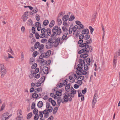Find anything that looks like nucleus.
Here are the masks:
<instances>
[{
  "instance_id": "nucleus-1",
  "label": "nucleus",
  "mask_w": 120,
  "mask_h": 120,
  "mask_svg": "<svg viewBox=\"0 0 120 120\" xmlns=\"http://www.w3.org/2000/svg\"><path fill=\"white\" fill-rule=\"evenodd\" d=\"M53 34L51 35V37L54 38L57 35H60L62 32L61 30L60 27L57 26H55L53 27L52 29Z\"/></svg>"
},
{
  "instance_id": "nucleus-2",
  "label": "nucleus",
  "mask_w": 120,
  "mask_h": 120,
  "mask_svg": "<svg viewBox=\"0 0 120 120\" xmlns=\"http://www.w3.org/2000/svg\"><path fill=\"white\" fill-rule=\"evenodd\" d=\"M72 97L69 94V93L66 92L63 95V98L64 102H67L68 101H71L72 100Z\"/></svg>"
},
{
  "instance_id": "nucleus-3",
  "label": "nucleus",
  "mask_w": 120,
  "mask_h": 120,
  "mask_svg": "<svg viewBox=\"0 0 120 120\" xmlns=\"http://www.w3.org/2000/svg\"><path fill=\"white\" fill-rule=\"evenodd\" d=\"M0 72L1 76V78L4 77L6 74L7 71V70L6 67L3 64H0Z\"/></svg>"
},
{
  "instance_id": "nucleus-4",
  "label": "nucleus",
  "mask_w": 120,
  "mask_h": 120,
  "mask_svg": "<svg viewBox=\"0 0 120 120\" xmlns=\"http://www.w3.org/2000/svg\"><path fill=\"white\" fill-rule=\"evenodd\" d=\"M11 115V114L9 115V113L8 112L4 113L2 115L1 120H7L10 118Z\"/></svg>"
},
{
  "instance_id": "nucleus-5",
  "label": "nucleus",
  "mask_w": 120,
  "mask_h": 120,
  "mask_svg": "<svg viewBox=\"0 0 120 120\" xmlns=\"http://www.w3.org/2000/svg\"><path fill=\"white\" fill-rule=\"evenodd\" d=\"M86 42L83 43L82 44L80 45V46L82 47L85 46L87 48H88L89 47V45H88L90 44L92 42V39L91 38H90L89 40L86 41Z\"/></svg>"
},
{
  "instance_id": "nucleus-6",
  "label": "nucleus",
  "mask_w": 120,
  "mask_h": 120,
  "mask_svg": "<svg viewBox=\"0 0 120 120\" xmlns=\"http://www.w3.org/2000/svg\"><path fill=\"white\" fill-rule=\"evenodd\" d=\"M78 67L76 68V69L77 70L76 71V73H79V71H82L83 70L82 68L83 67V65L82 64H78L77 65Z\"/></svg>"
},
{
  "instance_id": "nucleus-7",
  "label": "nucleus",
  "mask_w": 120,
  "mask_h": 120,
  "mask_svg": "<svg viewBox=\"0 0 120 120\" xmlns=\"http://www.w3.org/2000/svg\"><path fill=\"white\" fill-rule=\"evenodd\" d=\"M80 45H79V47H81L82 48V49L80 50L78 52V53L79 54H81L82 53H83L84 52L85 53V52L87 51V52H88V49H88L86 47H85V46H82V47H81L80 46Z\"/></svg>"
},
{
  "instance_id": "nucleus-8",
  "label": "nucleus",
  "mask_w": 120,
  "mask_h": 120,
  "mask_svg": "<svg viewBox=\"0 0 120 120\" xmlns=\"http://www.w3.org/2000/svg\"><path fill=\"white\" fill-rule=\"evenodd\" d=\"M98 97L97 94H95L92 101V105L93 107H94L97 102Z\"/></svg>"
},
{
  "instance_id": "nucleus-9",
  "label": "nucleus",
  "mask_w": 120,
  "mask_h": 120,
  "mask_svg": "<svg viewBox=\"0 0 120 120\" xmlns=\"http://www.w3.org/2000/svg\"><path fill=\"white\" fill-rule=\"evenodd\" d=\"M71 93L69 94L71 97L74 98V97L75 95L76 94V90L73 88V87H71V90L70 91Z\"/></svg>"
},
{
  "instance_id": "nucleus-10",
  "label": "nucleus",
  "mask_w": 120,
  "mask_h": 120,
  "mask_svg": "<svg viewBox=\"0 0 120 120\" xmlns=\"http://www.w3.org/2000/svg\"><path fill=\"white\" fill-rule=\"evenodd\" d=\"M50 103L48 102H47L46 103V109H48L47 110L50 112H52L53 108L50 105Z\"/></svg>"
},
{
  "instance_id": "nucleus-11",
  "label": "nucleus",
  "mask_w": 120,
  "mask_h": 120,
  "mask_svg": "<svg viewBox=\"0 0 120 120\" xmlns=\"http://www.w3.org/2000/svg\"><path fill=\"white\" fill-rule=\"evenodd\" d=\"M43 114L44 115V117L45 118H47L49 116V113L47 109H45L43 111Z\"/></svg>"
},
{
  "instance_id": "nucleus-12",
  "label": "nucleus",
  "mask_w": 120,
  "mask_h": 120,
  "mask_svg": "<svg viewBox=\"0 0 120 120\" xmlns=\"http://www.w3.org/2000/svg\"><path fill=\"white\" fill-rule=\"evenodd\" d=\"M43 72L44 74H47L49 73L48 68L46 66H44L43 67Z\"/></svg>"
},
{
  "instance_id": "nucleus-13",
  "label": "nucleus",
  "mask_w": 120,
  "mask_h": 120,
  "mask_svg": "<svg viewBox=\"0 0 120 120\" xmlns=\"http://www.w3.org/2000/svg\"><path fill=\"white\" fill-rule=\"evenodd\" d=\"M71 87H70V84L69 83L65 86V90L66 92H69L71 90Z\"/></svg>"
},
{
  "instance_id": "nucleus-14",
  "label": "nucleus",
  "mask_w": 120,
  "mask_h": 120,
  "mask_svg": "<svg viewBox=\"0 0 120 120\" xmlns=\"http://www.w3.org/2000/svg\"><path fill=\"white\" fill-rule=\"evenodd\" d=\"M53 46V44L47 42L45 46L46 48L47 49L51 48Z\"/></svg>"
},
{
  "instance_id": "nucleus-15",
  "label": "nucleus",
  "mask_w": 120,
  "mask_h": 120,
  "mask_svg": "<svg viewBox=\"0 0 120 120\" xmlns=\"http://www.w3.org/2000/svg\"><path fill=\"white\" fill-rule=\"evenodd\" d=\"M68 34V32H65L64 33L61 39L62 41L66 40L68 39V38L67 37Z\"/></svg>"
},
{
  "instance_id": "nucleus-16",
  "label": "nucleus",
  "mask_w": 120,
  "mask_h": 120,
  "mask_svg": "<svg viewBox=\"0 0 120 120\" xmlns=\"http://www.w3.org/2000/svg\"><path fill=\"white\" fill-rule=\"evenodd\" d=\"M73 75H70L69 77L68 82L69 81L70 82H74L75 81V80L73 77Z\"/></svg>"
},
{
  "instance_id": "nucleus-17",
  "label": "nucleus",
  "mask_w": 120,
  "mask_h": 120,
  "mask_svg": "<svg viewBox=\"0 0 120 120\" xmlns=\"http://www.w3.org/2000/svg\"><path fill=\"white\" fill-rule=\"evenodd\" d=\"M89 33V31L88 29H85L82 30V33L83 34H88Z\"/></svg>"
},
{
  "instance_id": "nucleus-18",
  "label": "nucleus",
  "mask_w": 120,
  "mask_h": 120,
  "mask_svg": "<svg viewBox=\"0 0 120 120\" xmlns=\"http://www.w3.org/2000/svg\"><path fill=\"white\" fill-rule=\"evenodd\" d=\"M42 83H31V86H34L33 87L36 88L41 86Z\"/></svg>"
},
{
  "instance_id": "nucleus-19",
  "label": "nucleus",
  "mask_w": 120,
  "mask_h": 120,
  "mask_svg": "<svg viewBox=\"0 0 120 120\" xmlns=\"http://www.w3.org/2000/svg\"><path fill=\"white\" fill-rule=\"evenodd\" d=\"M76 73L78 75H86L87 74L86 72L85 71V70H83L80 71H79V73Z\"/></svg>"
},
{
  "instance_id": "nucleus-20",
  "label": "nucleus",
  "mask_w": 120,
  "mask_h": 120,
  "mask_svg": "<svg viewBox=\"0 0 120 120\" xmlns=\"http://www.w3.org/2000/svg\"><path fill=\"white\" fill-rule=\"evenodd\" d=\"M64 102V100H62L61 99L60 97H59L57 99V102L58 104V107H59L60 105V104L61 102L63 103Z\"/></svg>"
},
{
  "instance_id": "nucleus-21",
  "label": "nucleus",
  "mask_w": 120,
  "mask_h": 120,
  "mask_svg": "<svg viewBox=\"0 0 120 120\" xmlns=\"http://www.w3.org/2000/svg\"><path fill=\"white\" fill-rule=\"evenodd\" d=\"M51 53V51L50 50H49L47 51L46 53H45V58H47L50 55Z\"/></svg>"
},
{
  "instance_id": "nucleus-22",
  "label": "nucleus",
  "mask_w": 120,
  "mask_h": 120,
  "mask_svg": "<svg viewBox=\"0 0 120 120\" xmlns=\"http://www.w3.org/2000/svg\"><path fill=\"white\" fill-rule=\"evenodd\" d=\"M84 78V77L83 76H78V78L76 79L78 81H80V82H82L81 81L83 80Z\"/></svg>"
},
{
  "instance_id": "nucleus-23",
  "label": "nucleus",
  "mask_w": 120,
  "mask_h": 120,
  "mask_svg": "<svg viewBox=\"0 0 120 120\" xmlns=\"http://www.w3.org/2000/svg\"><path fill=\"white\" fill-rule=\"evenodd\" d=\"M44 46V45L42 44H41L40 45V46H39V47H38L39 49V51H40L41 53H42L43 52L44 50H42V51L41 52V51L43 49Z\"/></svg>"
},
{
  "instance_id": "nucleus-24",
  "label": "nucleus",
  "mask_w": 120,
  "mask_h": 120,
  "mask_svg": "<svg viewBox=\"0 0 120 120\" xmlns=\"http://www.w3.org/2000/svg\"><path fill=\"white\" fill-rule=\"evenodd\" d=\"M67 84V83H59L57 85V86L58 87L61 88L63 86H65Z\"/></svg>"
},
{
  "instance_id": "nucleus-25",
  "label": "nucleus",
  "mask_w": 120,
  "mask_h": 120,
  "mask_svg": "<svg viewBox=\"0 0 120 120\" xmlns=\"http://www.w3.org/2000/svg\"><path fill=\"white\" fill-rule=\"evenodd\" d=\"M47 34L49 36L51 35V30L49 28H47L46 30Z\"/></svg>"
},
{
  "instance_id": "nucleus-26",
  "label": "nucleus",
  "mask_w": 120,
  "mask_h": 120,
  "mask_svg": "<svg viewBox=\"0 0 120 120\" xmlns=\"http://www.w3.org/2000/svg\"><path fill=\"white\" fill-rule=\"evenodd\" d=\"M117 58V57L116 56L114 55L113 60V63L114 64V66H115L116 63V60Z\"/></svg>"
},
{
  "instance_id": "nucleus-27",
  "label": "nucleus",
  "mask_w": 120,
  "mask_h": 120,
  "mask_svg": "<svg viewBox=\"0 0 120 120\" xmlns=\"http://www.w3.org/2000/svg\"><path fill=\"white\" fill-rule=\"evenodd\" d=\"M32 97L34 98L38 99L40 98V97L39 96L38 94L36 93L33 94L32 95Z\"/></svg>"
},
{
  "instance_id": "nucleus-28",
  "label": "nucleus",
  "mask_w": 120,
  "mask_h": 120,
  "mask_svg": "<svg viewBox=\"0 0 120 120\" xmlns=\"http://www.w3.org/2000/svg\"><path fill=\"white\" fill-rule=\"evenodd\" d=\"M39 71V69L38 68H37L35 70L34 72V71H32V75L33 76H34V74L38 73Z\"/></svg>"
},
{
  "instance_id": "nucleus-29",
  "label": "nucleus",
  "mask_w": 120,
  "mask_h": 120,
  "mask_svg": "<svg viewBox=\"0 0 120 120\" xmlns=\"http://www.w3.org/2000/svg\"><path fill=\"white\" fill-rule=\"evenodd\" d=\"M40 43L38 42L37 41L35 43L34 45V48L35 49H37L38 48L39 46L40 45Z\"/></svg>"
},
{
  "instance_id": "nucleus-30",
  "label": "nucleus",
  "mask_w": 120,
  "mask_h": 120,
  "mask_svg": "<svg viewBox=\"0 0 120 120\" xmlns=\"http://www.w3.org/2000/svg\"><path fill=\"white\" fill-rule=\"evenodd\" d=\"M6 103L5 102H4L2 104V106H1L0 109V111H1L4 110L5 107V106Z\"/></svg>"
},
{
  "instance_id": "nucleus-31",
  "label": "nucleus",
  "mask_w": 120,
  "mask_h": 120,
  "mask_svg": "<svg viewBox=\"0 0 120 120\" xmlns=\"http://www.w3.org/2000/svg\"><path fill=\"white\" fill-rule=\"evenodd\" d=\"M114 55L116 56L117 57H118L120 56V49H119L118 51L116 52L115 53Z\"/></svg>"
},
{
  "instance_id": "nucleus-32",
  "label": "nucleus",
  "mask_w": 120,
  "mask_h": 120,
  "mask_svg": "<svg viewBox=\"0 0 120 120\" xmlns=\"http://www.w3.org/2000/svg\"><path fill=\"white\" fill-rule=\"evenodd\" d=\"M43 102L42 101H40L38 103L37 106L39 108L42 107L43 105Z\"/></svg>"
},
{
  "instance_id": "nucleus-33",
  "label": "nucleus",
  "mask_w": 120,
  "mask_h": 120,
  "mask_svg": "<svg viewBox=\"0 0 120 120\" xmlns=\"http://www.w3.org/2000/svg\"><path fill=\"white\" fill-rule=\"evenodd\" d=\"M55 24V21L53 20H52L50 22L49 25V26L51 27H52L54 26Z\"/></svg>"
},
{
  "instance_id": "nucleus-34",
  "label": "nucleus",
  "mask_w": 120,
  "mask_h": 120,
  "mask_svg": "<svg viewBox=\"0 0 120 120\" xmlns=\"http://www.w3.org/2000/svg\"><path fill=\"white\" fill-rule=\"evenodd\" d=\"M62 90H60L59 91H57L56 92V95L58 96H60L62 95Z\"/></svg>"
},
{
  "instance_id": "nucleus-35",
  "label": "nucleus",
  "mask_w": 120,
  "mask_h": 120,
  "mask_svg": "<svg viewBox=\"0 0 120 120\" xmlns=\"http://www.w3.org/2000/svg\"><path fill=\"white\" fill-rule=\"evenodd\" d=\"M62 29L64 32H68V30L67 28L65 26H63L62 27Z\"/></svg>"
},
{
  "instance_id": "nucleus-36",
  "label": "nucleus",
  "mask_w": 120,
  "mask_h": 120,
  "mask_svg": "<svg viewBox=\"0 0 120 120\" xmlns=\"http://www.w3.org/2000/svg\"><path fill=\"white\" fill-rule=\"evenodd\" d=\"M55 43H57V45H58L60 42V38L59 37L57 39H56V38H55Z\"/></svg>"
},
{
  "instance_id": "nucleus-37",
  "label": "nucleus",
  "mask_w": 120,
  "mask_h": 120,
  "mask_svg": "<svg viewBox=\"0 0 120 120\" xmlns=\"http://www.w3.org/2000/svg\"><path fill=\"white\" fill-rule=\"evenodd\" d=\"M32 116V112H30L28 113L27 115L26 118L28 119H30L31 118Z\"/></svg>"
},
{
  "instance_id": "nucleus-38",
  "label": "nucleus",
  "mask_w": 120,
  "mask_h": 120,
  "mask_svg": "<svg viewBox=\"0 0 120 120\" xmlns=\"http://www.w3.org/2000/svg\"><path fill=\"white\" fill-rule=\"evenodd\" d=\"M58 107H55L53 109V114H55L57 112L58 110Z\"/></svg>"
},
{
  "instance_id": "nucleus-39",
  "label": "nucleus",
  "mask_w": 120,
  "mask_h": 120,
  "mask_svg": "<svg viewBox=\"0 0 120 120\" xmlns=\"http://www.w3.org/2000/svg\"><path fill=\"white\" fill-rule=\"evenodd\" d=\"M49 21L47 20H45L43 22V24L45 26H46L49 24Z\"/></svg>"
},
{
  "instance_id": "nucleus-40",
  "label": "nucleus",
  "mask_w": 120,
  "mask_h": 120,
  "mask_svg": "<svg viewBox=\"0 0 120 120\" xmlns=\"http://www.w3.org/2000/svg\"><path fill=\"white\" fill-rule=\"evenodd\" d=\"M75 17L73 15H72L70 16V18L68 19V20L69 21H72L74 19Z\"/></svg>"
},
{
  "instance_id": "nucleus-41",
  "label": "nucleus",
  "mask_w": 120,
  "mask_h": 120,
  "mask_svg": "<svg viewBox=\"0 0 120 120\" xmlns=\"http://www.w3.org/2000/svg\"><path fill=\"white\" fill-rule=\"evenodd\" d=\"M86 62L87 64L88 65H89L90 64L91 62L90 59L89 58H87L86 60Z\"/></svg>"
},
{
  "instance_id": "nucleus-42",
  "label": "nucleus",
  "mask_w": 120,
  "mask_h": 120,
  "mask_svg": "<svg viewBox=\"0 0 120 120\" xmlns=\"http://www.w3.org/2000/svg\"><path fill=\"white\" fill-rule=\"evenodd\" d=\"M35 25L37 27H40V28H41V24L39 22H36L35 23Z\"/></svg>"
},
{
  "instance_id": "nucleus-43",
  "label": "nucleus",
  "mask_w": 120,
  "mask_h": 120,
  "mask_svg": "<svg viewBox=\"0 0 120 120\" xmlns=\"http://www.w3.org/2000/svg\"><path fill=\"white\" fill-rule=\"evenodd\" d=\"M90 36L88 34H86L84 36V39L86 40L90 38Z\"/></svg>"
},
{
  "instance_id": "nucleus-44",
  "label": "nucleus",
  "mask_w": 120,
  "mask_h": 120,
  "mask_svg": "<svg viewBox=\"0 0 120 120\" xmlns=\"http://www.w3.org/2000/svg\"><path fill=\"white\" fill-rule=\"evenodd\" d=\"M37 66V64L36 63H34L33 64L31 67V69H35L36 68Z\"/></svg>"
},
{
  "instance_id": "nucleus-45",
  "label": "nucleus",
  "mask_w": 120,
  "mask_h": 120,
  "mask_svg": "<svg viewBox=\"0 0 120 120\" xmlns=\"http://www.w3.org/2000/svg\"><path fill=\"white\" fill-rule=\"evenodd\" d=\"M35 59L33 58H30V59L29 63L30 64H31L33 63V62L34 61Z\"/></svg>"
},
{
  "instance_id": "nucleus-46",
  "label": "nucleus",
  "mask_w": 120,
  "mask_h": 120,
  "mask_svg": "<svg viewBox=\"0 0 120 120\" xmlns=\"http://www.w3.org/2000/svg\"><path fill=\"white\" fill-rule=\"evenodd\" d=\"M45 77L44 76L42 77L39 80L40 82H44Z\"/></svg>"
},
{
  "instance_id": "nucleus-47",
  "label": "nucleus",
  "mask_w": 120,
  "mask_h": 120,
  "mask_svg": "<svg viewBox=\"0 0 120 120\" xmlns=\"http://www.w3.org/2000/svg\"><path fill=\"white\" fill-rule=\"evenodd\" d=\"M44 57L45 58V53H43L40 56L39 59H42V58Z\"/></svg>"
},
{
  "instance_id": "nucleus-48",
  "label": "nucleus",
  "mask_w": 120,
  "mask_h": 120,
  "mask_svg": "<svg viewBox=\"0 0 120 120\" xmlns=\"http://www.w3.org/2000/svg\"><path fill=\"white\" fill-rule=\"evenodd\" d=\"M38 9L36 7H35V8L33 9V10L32 11V12L34 13H37V12L38 11Z\"/></svg>"
},
{
  "instance_id": "nucleus-49",
  "label": "nucleus",
  "mask_w": 120,
  "mask_h": 120,
  "mask_svg": "<svg viewBox=\"0 0 120 120\" xmlns=\"http://www.w3.org/2000/svg\"><path fill=\"white\" fill-rule=\"evenodd\" d=\"M38 112V110L36 108H34V110L33 112L34 114L35 115H37Z\"/></svg>"
},
{
  "instance_id": "nucleus-50",
  "label": "nucleus",
  "mask_w": 120,
  "mask_h": 120,
  "mask_svg": "<svg viewBox=\"0 0 120 120\" xmlns=\"http://www.w3.org/2000/svg\"><path fill=\"white\" fill-rule=\"evenodd\" d=\"M89 29L90 30V32L91 34H92L93 31L94 30V29L91 26H89Z\"/></svg>"
},
{
  "instance_id": "nucleus-51",
  "label": "nucleus",
  "mask_w": 120,
  "mask_h": 120,
  "mask_svg": "<svg viewBox=\"0 0 120 120\" xmlns=\"http://www.w3.org/2000/svg\"><path fill=\"white\" fill-rule=\"evenodd\" d=\"M51 62V60H48L47 61H46L45 62V64H46V65L47 66H48L50 64Z\"/></svg>"
},
{
  "instance_id": "nucleus-52",
  "label": "nucleus",
  "mask_w": 120,
  "mask_h": 120,
  "mask_svg": "<svg viewBox=\"0 0 120 120\" xmlns=\"http://www.w3.org/2000/svg\"><path fill=\"white\" fill-rule=\"evenodd\" d=\"M62 19L63 21H67L68 19L66 15H64Z\"/></svg>"
},
{
  "instance_id": "nucleus-53",
  "label": "nucleus",
  "mask_w": 120,
  "mask_h": 120,
  "mask_svg": "<svg viewBox=\"0 0 120 120\" xmlns=\"http://www.w3.org/2000/svg\"><path fill=\"white\" fill-rule=\"evenodd\" d=\"M43 112H42L41 111H39L38 113V116H39L41 118H42L43 116Z\"/></svg>"
},
{
  "instance_id": "nucleus-54",
  "label": "nucleus",
  "mask_w": 120,
  "mask_h": 120,
  "mask_svg": "<svg viewBox=\"0 0 120 120\" xmlns=\"http://www.w3.org/2000/svg\"><path fill=\"white\" fill-rule=\"evenodd\" d=\"M84 36L83 34H80L79 35V39H84Z\"/></svg>"
},
{
  "instance_id": "nucleus-55",
  "label": "nucleus",
  "mask_w": 120,
  "mask_h": 120,
  "mask_svg": "<svg viewBox=\"0 0 120 120\" xmlns=\"http://www.w3.org/2000/svg\"><path fill=\"white\" fill-rule=\"evenodd\" d=\"M57 20L58 22V24L60 25L62 23V21L60 19H58V18H57Z\"/></svg>"
},
{
  "instance_id": "nucleus-56",
  "label": "nucleus",
  "mask_w": 120,
  "mask_h": 120,
  "mask_svg": "<svg viewBox=\"0 0 120 120\" xmlns=\"http://www.w3.org/2000/svg\"><path fill=\"white\" fill-rule=\"evenodd\" d=\"M36 19L37 21H39L40 19V16L38 14H37L35 16Z\"/></svg>"
},
{
  "instance_id": "nucleus-57",
  "label": "nucleus",
  "mask_w": 120,
  "mask_h": 120,
  "mask_svg": "<svg viewBox=\"0 0 120 120\" xmlns=\"http://www.w3.org/2000/svg\"><path fill=\"white\" fill-rule=\"evenodd\" d=\"M84 69L85 71H87L88 69V67L86 64H84Z\"/></svg>"
},
{
  "instance_id": "nucleus-58",
  "label": "nucleus",
  "mask_w": 120,
  "mask_h": 120,
  "mask_svg": "<svg viewBox=\"0 0 120 120\" xmlns=\"http://www.w3.org/2000/svg\"><path fill=\"white\" fill-rule=\"evenodd\" d=\"M40 37L41 38H43L45 37V34H41L39 35Z\"/></svg>"
},
{
  "instance_id": "nucleus-59",
  "label": "nucleus",
  "mask_w": 120,
  "mask_h": 120,
  "mask_svg": "<svg viewBox=\"0 0 120 120\" xmlns=\"http://www.w3.org/2000/svg\"><path fill=\"white\" fill-rule=\"evenodd\" d=\"M35 37L36 39H39V38L40 37V35H39L38 33H35Z\"/></svg>"
},
{
  "instance_id": "nucleus-60",
  "label": "nucleus",
  "mask_w": 120,
  "mask_h": 120,
  "mask_svg": "<svg viewBox=\"0 0 120 120\" xmlns=\"http://www.w3.org/2000/svg\"><path fill=\"white\" fill-rule=\"evenodd\" d=\"M47 40L46 39H43L41 41V43H44L47 42Z\"/></svg>"
},
{
  "instance_id": "nucleus-61",
  "label": "nucleus",
  "mask_w": 120,
  "mask_h": 120,
  "mask_svg": "<svg viewBox=\"0 0 120 120\" xmlns=\"http://www.w3.org/2000/svg\"><path fill=\"white\" fill-rule=\"evenodd\" d=\"M46 29L45 28H43L41 29V32L42 34H45V32L46 31Z\"/></svg>"
},
{
  "instance_id": "nucleus-62",
  "label": "nucleus",
  "mask_w": 120,
  "mask_h": 120,
  "mask_svg": "<svg viewBox=\"0 0 120 120\" xmlns=\"http://www.w3.org/2000/svg\"><path fill=\"white\" fill-rule=\"evenodd\" d=\"M22 117V115H19L17 116V117L16 118V119L17 120H21Z\"/></svg>"
},
{
  "instance_id": "nucleus-63",
  "label": "nucleus",
  "mask_w": 120,
  "mask_h": 120,
  "mask_svg": "<svg viewBox=\"0 0 120 120\" xmlns=\"http://www.w3.org/2000/svg\"><path fill=\"white\" fill-rule=\"evenodd\" d=\"M79 26H78V29L81 30L83 29L84 26L82 24H80V25H79Z\"/></svg>"
},
{
  "instance_id": "nucleus-64",
  "label": "nucleus",
  "mask_w": 120,
  "mask_h": 120,
  "mask_svg": "<svg viewBox=\"0 0 120 120\" xmlns=\"http://www.w3.org/2000/svg\"><path fill=\"white\" fill-rule=\"evenodd\" d=\"M38 52L37 51H35L34 52L33 54V56L35 57L37 55Z\"/></svg>"
}]
</instances>
